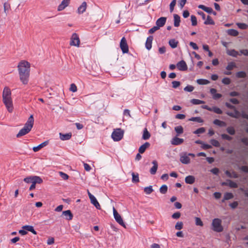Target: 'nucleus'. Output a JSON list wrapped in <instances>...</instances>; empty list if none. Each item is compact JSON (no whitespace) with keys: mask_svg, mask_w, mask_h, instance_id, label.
<instances>
[{"mask_svg":"<svg viewBox=\"0 0 248 248\" xmlns=\"http://www.w3.org/2000/svg\"><path fill=\"white\" fill-rule=\"evenodd\" d=\"M195 181V178L192 175H188L185 178V182L188 184H193Z\"/></svg>","mask_w":248,"mask_h":248,"instance_id":"nucleus-23","label":"nucleus"},{"mask_svg":"<svg viewBox=\"0 0 248 248\" xmlns=\"http://www.w3.org/2000/svg\"><path fill=\"white\" fill-rule=\"evenodd\" d=\"M132 182L133 183H137L139 181L138 174H135L134 172L132 173Z\"/></svg>","mask_w":248,"mask_h":248,"instance_id":"nucleus-39","label":"nucleus"},{"mask_svg":"<svg viewBox=\"0 0 248 248\" xmlns=\"http://www.w3.org/2000/svg\"><path fill=\"white\" fill-rule=\"evenodd\" d=\"M189 121L197 122L198 123H202L203 122V120L201 119V117H192L189 119Z\"/></svg>","mask_w":248,"mask_h":248,"instance_id":"nucleus-40","label":"nucleus"},{"mask_svg":"<svg viewBox=\"0 0 248 248\" xmlns=\"http://www.w3.org/2000/svg\"><path fill=\"white\" fill-rule=\"evenodd\" d=\"M144 191L146 194H150L153 192V189L152 188V186H149L145 187Z\"/></svg>","mask_w":248,"mask_h":248,"instance_id":"nucleus-44","label":"nucleus"},{"mask_svg":"<svg viewBox=\"0 0 248 248\" xmlns=\"http://www.w3.org/2000/svg\"><path fill=\"white\" fill-rule=\"evenodd\" d=\"M152 164H153V166L151 168L150 170V172L152 174H155L158 168V164L156 160H154L152 162Z\"/></svg>","mask_w":248,"mask_h":248,"instance_id":"nucleus-20","label":"nucleus"},{"mask_svg":"<svg viewBox=\"0 0 248 248\" xmlns=\"http://www.w3.org/2000/svg\"><path fill=\"white\" fill-rule=\"evenodd\" d=\"M169 45L172 48H176L178 44V42L176 41L175 39H170L169 42Z\"/></svg>","mask_w":248,"mask_h":248,"instance_id":"nucleus-29","label":"nucleus"},{"mask_svg":"<svg viewBox=\"0 0 248 248\" xmlns=\"http://www.w3.org/2000/svg\"><path fill=\"white\" fill-rule=\"evenodd\" d=\"M194 87L191 85H188L184 88V90L186 92H191L193 91Z\"/></svg>","mask_w":248,"mask_h":248,"instance_id":"nucleus-54","label":"nucleus"},{"mask_svg":"<svg viewBox=\"0 0 248 248\" xmlns=\"http://www.w3.org/2000/svg\"><path fill=\"white\" fill-rule=\"evenodd\" d=\"M211 111H213L214 112L219 114H220L222 113V111L219 108L216 107L212 108Z\"/></svg>","mask_w":248,"mask_h":248,"instance_id":"nucleus-43","label":"nucleus"},{"mask_svg":"<svg viewBox=\"0 0 248 248\" xmlns=\"http://www.w3.org/2000/svg\"><path fill=\"white\" fill-rule=\"evenodd\" d=\"M204 24L205 25H214L215 22L211 18V16H208L207 17L206 19L204 22Z\"/></svg>","mask_w":248,"mask_h":248,"instance_id":"nucleus-30","label":"nucleus"},{"mask_svg":"<svg viewBox=\"0 0 248 248\" xmlns=\"http://www.w3.org/2000/svg\"><path fill=\"white\" fill-rule=\"evenodd\" d=\"M48 141H45L42 142V143H41L40 144H39V145L33 147V149H32L33 151L35 152H38V151L41 150L43 147L46 146L48 144Z\"/></svg>","mask_w":248,"mask_h":248,"instance_id":"nucleus-15","label":"nucleus"},{"mask_svg":"<svg viewBox=\"0 0 248 248\" xmlns=\"http://www.w3.org/2000/svg\"><path fill=\"white\" fill-rule=\"evenodd\" d=\"M22 228H23V229H24V230H26V231L31 232V229L33 228V226H30V225H26V226H23Z\"/></svg>","mask_w":248,"mask_h":248,"instance_id":"nucleus-64","label":"nucleus"},{"mask_svg":"<svg viewBox=\"0 0 248 248\" xmlns=\"http://www.w3.org/2000/svg\"><path fill=\"white\" fill-rule=\"evenodd\" d=\"M167 190L168 186L165 185L162 186L159 189L160 192L163 194L166 193Z\"/></svg>","mask_w":248,"mask_h":248,"instance_id":"nucleus-37","label":"nucleus"},{"mask_svg":"<svg viewBox=\"0 0 248 248\" xmlns=\"http://www.w3.org/2000/svg\"><path fill=\"white\" fill-rule=\"evenodd\" d=\"M43 183V180L40 177H37L33 182L31 183V186L29 187L30 190H32L35 188V186L36 184H42Z\"/></svg>","mask_w":248,"mask_h":248,"instance_id":"nucleus-11","label":"nucleus"},{"mask_svg":"<svg viewBox=\"0 0 248 248\" xmlns=\"http://www.w3.org/2000/svg\"><path fill=\"white\" fill-rule=\"evenodd\" d=\"M72 135L71 133H67L65 134H62L60 133V139L62 140H68L71 138Z\"/></svg>","mask_w":248,"mask_h":248,"instance_id":"nucleus-25","label":"nucleus"},{"mask_svg":"<svg viewBox=\"0 0 248 248\" xmlns=\"http://www.w3.org/2000/svg\"><path fill=\"white\" fill-rule=\"evenodd\" d=\"M191 21L192 22V26H195L197 25V18L195 16H194V15L191 16Z\"/></svg>","mask_w":248,"mask_h":248,"instance_id":"nucleus-46","label":"nucleus"},{"mask_svg":"<svg viewBox=\"0 0 248 248\" xmlns=\"http://www.w3.org/2000/svg\"><path fill=\"white\" fill-rule=\"evenodd\" d=\"M174 130L177 133V135L179 136V135L182 134L184 132L183 128L182 126H177L175 127Z\"/></svg>","mask_w":248,"mask_h":248,"instance_id":"nucleus-31","label":"nucleus"},{"mask_svg":"<svg viewBox=\"0 0 248 248\" xmlns=\"http://www.w3.org/2000/svg\"><path fill=\"white\" fill-rule=\"evenodd\" d=\"M30 67V63L25 60L20 61L17 65L20 80L24 85L27 84L29 81Z\"/></svg>","mask_w":248,"mask_h":248,"instance_id":"nucleus-1","label":"nucleus"},{"mask_svg":"<svg viewBox=\"0 0 248 248\" xmlns=\"http://www.w3.org/2000/svg\"><path fill=\"white\" fill-rule=\"evenodd\" d=\"M62 215H63L65 218L67 220H72L73 217V214H72L70 210H68L62 212Z\"/></svg>","mask_w":248,"mask_h":248,"instance_id":"nucleus-18","label":"nucleus"},{"mask_svg":"<svg viewBox=\"0 0 248 248\" xmlns=\"http://www.w3.org/2000/svg\"><path fill=\"white\" fill-rule=\"evenodd\" d=\"M214 124L220 126H225L226 125V124L225 122L217 119L214 120Z\"/></svg>","mask_w":248,"mask_h":248,"instance_id":"nucleus-34","label":"nucleus"},{"mask_svg":"<svg viewBox=\"0 0 248 248\" xmlns=\"http://www.w3.org/2000/svg\"><path fill=\"white\" fill-rule=\"evenodd\" d=\"M240 112L236 109V108L234 109V112H233V118H238L240 116Z\"/></svg>","mask_w":248,"mask_h":248,"instance_id":"nucleus-61","label":"nucleus"},{"mask_svg":"<svg viewBox=\"0 0 248 248\" xmlns=\"http://www.w3.org/2000/svg\"><path fill=\"white\" fill-rule=\"evenodd\" d=\"M205 131V129L204 127H201L197 129L196 131L194 132V133L195 134H202L204 133Z\"/></svg>","mask_w":248,"mask_h":248,"instance_id":"nucleus-45","label":"nucleus"},{"mask_svg":"<svg viewBox=\"0 0 248 248\" xmlns=\"http://www.w3.org/2000/svg\"><path fill=\"white\" fill-rule=\"evenodd\" d=\"M172 87L173 88H176L180 85V82L177 81H173L172 82Z\"/></svg>","mask_w":248,"mask_h":248,"instance_id":"nucleus-59","label":"nucleus"},{"mask_svg":"<svg viewBox=\"0 0 248 248\" xmlns=\"http://www.w3.org/2000/svg\"><path fill=\"white\" fill-rule=\"evenodd\" d=\"M221 223L222 221L220 219L218 218L214 219L212 222V230L217 232H222L223 227L221 225Z\"/></svg>","mask_w":248,"mask_h":248,"instance_id":"nucleus-4","label":"nucleus"},{"mask_svg":"<svg viewBox=\"0 0 248 248\" xmlns=\"http://www.w3.org/2000/svg\"><path fill=\"white\" fill-rule=\"evenodd\" d=\"M166 21V18L165 17H161L158 18L156 21V25L157 27H163Z\"/></svg>","mask_w":248,"mask_h":248,"instance_id":"nucleus-13","label":"nucleus"},{"mask_svg":"<svg viewBox=\"0 0 248 248\" xmlns=\"http://www.w3.org/2000/svg\"><path fill=\"white\" fill-rule=\"evenodd\" d=\"M184 142L183 139H180L177 137H174L171 140V143L172 145H178L182 144Z\"/></svg>","mask_w":248,"mask_h":248,"instance_id":"nucleus-16","label":"nucleus"},{"mask_svg":"<svg viewBox=\"0 0 248 248\" xmlns=\"http://www.w3.org/2000/svg\"><path fill=\"white\" fill-rule=\"evenodd\" d=\"M180 161L184 164H188L190 162V158L186 153L180 155Z\"/></svg>","mask_w":248,"mask_h":248,"instance_id":"nucleus-9","label":"nucleus"},{"mask_svg":"<svg viewBox=\"0 0 248 248\" xmlns=\"http://www.w3.org/2000/svg\"><path fill=\"white\" fill-rule=\"evenodd\" d=\"M113 216L114 217L115 219V220L121 225L123 226L125 228V225L123 221V220L121 217V216L119 215V214L117 212L116 210L115 209L114 207L113 208Z\"/></svg>","mask_w":248,"mask_h":248,"instance_id":"nucleus-6","label":"nucleus"},{"mask_svg":"<svg viewBox=\"0 0 248 248\" xmlns=\"http://www.w3.org/2000/svg\"><path fill=\"white\" fill-rule=\"evenodd\" d=\"M181 216V214L180 212H176L175 213H174L172 215V217L174 219H178Z\"/></svg>","mask_w":248,"mask_h":248,"instance_id":"nucleus-60","label":"nucleus"},{"mask_svg":"<svg viewBox=\"0 0 248 248\" xmlns=\"http://www.w3.org/2000/svg\"><path fill=\"white\" fill-rule=\"evenodd\" d=\"M237 25L239 28L241 29H246L248 27V25L244 23H237Z\"/></svg>","mask_w":248,"mask_h":248,"instance_id":"nucleus-57","label":"nucleus"},{"mask_svg":"<svg viewBox=\"0 0 248 248\" xmlns=\"http://www.w3.org/2000/svg\"><path fill=\"white\" fill-rule=\"evenodd\" d=\"M227 132L230 135H233L235 134V130L233 127L230 126L227 128Z\"/></svg>","mask_w":248,"mask_h":248,"instance_id":"nucleus-47","label":"nucleus"},{"mask_svg":"<svg viewBox=\"0 0 248 248\" xmlns=\"http://www.w3.org/2000/svg\"><path fill=\"white\" fill-rule=\"evenodd\" d=\"M150 146V144L146 142L144 143L143 144H142L141 146H140L139 149V152L140 154H143L144 153L146 149L149 148Z\"/></svg>","mask_w":248,"mask_h":248,"instance_id":"nucleus-19","label":"nucleus"},{"mask_svg":"<svg viewBox=\"0 0 248 248\" xmlns=\"http://www.w3.org/2000/svg\"><path fill=\"white\" fill-rule=\"evenodd\" d=\"M70 2L62 0L61 4L58 7V11H61L64 10L66 7H67L69 4Z\"/></svg>","mask_w":248,"mask_h":248,"instance_id":"nucleus-17","label":"nucleus"},{"mask_svg":"<svg viewBox=\"0 0 248 248\" xmlns=\"http://www.w3.org/2000/svg\"><path fill=\"white\" fill-rule=\"evenodd\" d=\"M198 8L201 9L208 13H212L213 12L212 8L210 7H207L203 5H199Z\"/></svg>","mask_w":248,"mask_h":248,"instance_id":"nucleus-27","label":"nucleus"},{"mask_svg":"<svg viewBox=\"0 0 248 248\" xmlns=\"http://www.w3.org/2000/svg\"><path fill=\"white\" fill-rule=\"evenodd\" d=\"M124 131L120 128L114 129L111 134V137L114 141L120 140L123 137Z\"/></svg>","mask_w":248,"mask_h":248,"instance_id":"nucleus-5","label":"nucleus"},{"mask_svg":"<svg viewBox=\"0 0 248 248\" xmlns=\"http://www.w3.org/2000/svg\"><path fill=\"white\" fill-rule=\"evenodd\" d=\"M153 40V36H149L146 40V42L145 43V47L148 50H150L151 49L152 46V41Z\"/></svg>","mask_w":248,"mask_h":248,"instance_id":"nucleus-14","label":"nucleus"},{"mask_svg":"<svg viewBox=\"0 0 248 248\" xmlns=\"http://www.w3.org/2000/svg\"><path fill=\"white\" fill-rule=\"evenodd\" d=\"M3 6H4V12L5 13V14L6 15H7L6 12L9 11V10L10 8V4H9L8 3H4Z\"/></svg>","mask_w":248,"mask_h":248,"instance_id":"nucleus-56","label":"nucleus"},{"mask_svg":"<svg viewBox=\"0 0 248 248\" xmlns=\"http://www.w3.org/2000/svg\"><path fill=\"white\" fill-rule=\"evenodd\" d=\"M2 101L7 110L9 112H12L13 110V104L11 97V92L10 89L7 87H5L3 89Z\"/></svg>","mask_w":248,"mask_h":248,"instance_id":"nucleus-2","label":"nucleus"},{"mask_svg":"<svg viewBox=\"0 0 248 248\" xmlns=\"http://www.w3.org/2000/svg\"><path fill=\"white\" fill-rule=\"evenodd\" d=\"M174 26L175 27H178L180 25V17L177 14H174Z\"/></svg>","mask_w":248,"mask_h":248,"instance_id":"nucleus-26","label":"nucleus"},{"mask_svg":"<svg viewBox=\"0 0 248 248\" xmlns=\"http://www.w3.org/2000/svg\"><path fill=\"white\" fill-rule=\"evenodd\" d=\"M189 45L195 50H198L199 48L197 44L194 42H190Z\"/></svg>","mask_w":248,"mask_h":248,"instance_id":"nucleus-62","label":"nucleus"},{"mask_svg":"<svg viewBox=\"0 0 248 248\" xmlns=\"http://www.w3.org/2000/svg\"><path fill=\"white\" fill-rule=\"evenodd\" d=\"M209 81L205 79H199L197 80V83L199 85H206L209 83Z\"/></svg>","mask_w":248,"mask_h":248,"instance_id":"nucleus-33","label":"nucleus"},{"mask_svg":"<svg viewBox=\"0 0 248 248\" xmlns=\"http://www.w3.org/2000/svg\"><path fill=\"white\" fill-rule=\"evenodd\" d=\"M38 177V176H30L25 178L23 181L27 184L32 183Z\"/></svg>","mask_w":248,"mask_h":248,"instance_id":"nucleus-21","label":"nucleus"},{"mask_svg":"<svg viewBox=\"0 0 248 248\" xmlns=\"http://www.w3.org/2000/svg\"><path fill=\"white\" fill-rule=\"evenodd\" d=\"M158 29H159L158 27H157L156 26H154L149 30V33H151V34L153 33L154 32H155V31H156Z\"/></svg>","mask_w":248,"mask_h":248,"instance_id":"nucleus-58","label":"nucleus"},{"mask_svg":"<svg viewBox=\"0 0 248 248\" xmlns=\"http://www.w3.org/2000/svg\"><path fill=\"white\" fill-rule=\"evenodd\" d=\"M178 69L180 71L186 70L187 68V65L184 61H181L177 64Z\"/></svg>","mask_w":248,"mask_h":248,"instance_id":"nucleus-12","label":"nucleus"},{"mask_svg":"<svg viewBox=\"0 0 248 248\" xmlns=\"http://www.w3.org/2000/svg\"><path fill=\"white\" fill-rule=\"evenodd\" d=\"M69 90L70 91H71L73 93H75V92H77V87L75 84L72 83L70 85V87Z\"/></svg>","mask_w":248,"mask_h":248,"instance_id":"nucleus-53","label":"nucleus"},{"mask_svg":"<svg viewBox=\"0 0 248 248\" xmlns=\"http://www.w3.org/2000/svg\"><path fill=\"white\" fill-rule=\"evenodd\" d=\"M87 4L85 1H83L82 2L81 5L78 7L77 9V13L79 15L82 14L84 13L87 9Z\"/></svg>","mask_w":248,"mask_h":248,"instance_id":"nucleus-10","label":"nucleus"},{"mask_svg":"<svg viewBox=\"0 0 248 248\" xmlns=\"http://www.w3.org/2000/svg\"><path fill=\"white\" fill-rule=\"evenodd\" d=\"M202 147L203 149H208L211 148L212 146L209 144H205L203 142L202 144Z\"/></svg>","mask_w":248,"mask_h":248,"instance_id":"nucleus-63","label":"nucleus"},{"mask_svg":"<svg viewBox=\"0 0 248 248\" xmlns=\"http://www.w3.org/2000/svg\"><path fill=\"white\" fill-rule=\"evenodd\" d=\"M91 202L97 209H101V207L100 205V204L97 201L95 197H93V199H91L90 200Z\"/></svg>","mask_w":248,"mask_h":248,"instance_id":"nucleus-28","label":"nucleus"},{"mask_svg":"<svg viewBox=\"0 0 248 248\" xmlns=\"http://www.w3.org/2000/svg\"><path fill=\"white\" fill-rule=\"evenodd\" d=\"M233 196L231 193H226L224 194V200H228L233 198Z\"/></svg>","mask_w":248,"mask_h":248,"instance_id":"nucleus-42","label":"nucleus"},{"mask_svg":"<svg viewBox=\"0 0 248 248\" xmlns=\"http://www.w3.org/2000/svg\"><path fill=\"white\" fill-rule=\"evenodd\" d=\"M210 142L213 146L215 147H218L220 145L219 142L216 140H211Z\"/></svg>","mask_w":248,"mask_h":248,"instance_id":"nucleus-50","label":"nucleus"},{"mask_svg":"<svg viewBox=\"0 0 248 248\" xmlns=\"http://www.w3.org/2000/svg\"><path fill=\"white\" fill-rule=\"evenodd\" d=\"M235 67V64L234 62H230L226 67V69L228 70H232Z\"/></svg>","mask_w":248,"mask_h":248,"instance_id":"nucleus-52","label":"nucleus"},{"mask_svg":"<svg viewBox=\"0 0 248 248\" xmlns=\"http://www.w3.org/2000/svg\"><path fill=\"white\" fill-rule=\"evenodd\" d=\"M120 47L123 53H127L128 52V46L125 37L122 38L120 44Z\"/></svg>","mask_w":248,"mask_h":248,"instance_id":"nucleus-8","label":"nucleus"},{"mask_svg":"<svg viewBox=\"0 0 248 248\" xmlns=\"http://www.w3.org/2000/svg\"><path fill=\"white\" fill-rule=\"evenodd\" d=\"M80 44V40L78 35L74 33L72 35L71 37V40L70 42V45L71 46H79Z\"/></svg>","mask_w":248,"mask_h":248,"instance_id":"nucleus-7","label":"nucleus"},{"mask_svg":"<svg viewBox=\"0 0 248 248\" xmlns=\"http://www.w3.org/2000/svg\"><path fill=\"white\" fill-rule=\"evenodd\" d=\"M222 82L223 84L225 85H229L231 83V80L228 78H223Z\"/></svg>","mask_w":248,"mask_h":248,"instance_id":"nucleus-55","label":"nucleus"},{"mask_svg":"<svg viewBox=\"0 0 248 248\" xmlns=\"http://www.w3.org/2000/svg\"><path fill=\"white\" fill-rule=\"evenodd\" d=\"M183 227V223L181 221L177 222L175 225V229L177 230H181Z\"/></svg>","mask_w":248,"mask_h":248,"instance_id":"nucleus-38","label":"nucleus"},{"mask_svg":"<svg viewBox=\"0 0 248 248\" xmlns=\"http://www.w3.org/2000/svg\"><path fill=\"white\" fill-rule=\"evenodd\" d=\"M191 102L194 105H199L204 104L205 102L203 101L197 99H193L191 100Z\"/></svg>","mask_w":248,"mask_h":248,"instance_id":"nucleus-36","label":"nucleus"},{"mask_svg":"<svg viewBox=\"0 0 248 248\" xmlns=\"http://www.w3.org/2000/svg\"><path fill=\"white\" fill-rule=\"evenodd\" d=\"M176 0H173L170 3V12H172L173 11L174 6H175V4H176Z\"/></svg>","mask_w":248,"mask_h":248,"instance_id":"nucleus-49","label":"nucleus"},{"mask_svg":"<svg viewBox=\"0 0 248 248\" xmlns=\"http://www.w3.org/2000/svg\"><path fill=\"white\" fill-rule=\"evenodd\" d=\"M236 76L238 78H244L246 77V73L243 71L238 72L236 74Z\"/></svg>","mask_w":248,"mask_h":248,"instance_id":"nucleus-41","label":"nucleus"},{"mask_svg":"<svg viewBox=\"0 0 248 248\" xmlns=\"http://www.w3.org/2000/svg\"><path fill=\"white\" fill-rule=\"evenodd\" d=\"M59 173L60 175L61 176V177L64 180H67L69 178V176L67 174L62 171H60Z\"/></svg>","mask_w":248,"mask_h":248,"instance_id":"nucleus-51","label":"nucleus"},{"mask_svg":"<svg viewBox=\"0 0 248 248\" xmlns=\"http://www.w3.org/2000/svg\"><path fill=\"white\" fill-rule=\"evenodd\" d=\"M195 223L196 225L200 226H202L203 225L201 218L198 217H195Z\"/></svg>","mask_w":248,"mask_h":248,"instance_id":"nucleus-48","label":"nucleus"},{"mask_svg":"<svg viewBox=\"0 0 248 248\" xmlns=\"http://www.w3.org/2000/svg\"><path fill=\"white\" fill-rule=\"evenodd\" d=\"M227 53L229 55L233 57H236L238 54V52L235 51L234 49L228 50L227 51Z\"/></svg>","mask_w":248,"mask_h":248,"instance_id":"nucleus-32","label":"nucleus"},{"mask_svg":"<svg viewBox=\"0 0 248 248\" xmlns=\"http://www.w3.org/2000/svg\"><path fill=\"white\" fill-rule=\"evenodd\" d=\"M222 185L228 186L232 188H236L238 186L237 184L236 183L230 180H228L226 182L223 183Z\"/></svg>","mask_w":248,"mask_h":248,"instance_id":"nucleus-22","label":"nucleus"},{"mask_svg":"<svg viewBox=\"0 0 248 248\" xmlns=\"http://www.w3.org/2000/svg\"><path fill=\"white\" fill-rule=\"evenodd\" d=\"M34 124V118L33 115H31L28 118L27 122L22 128L16 135L17 138L20 137L28 134Z\"/></svg>","mask_w":248,"mask_h":248,"instance_id":"nucleus-3","label":"nucleus"},{"mask_svg":"<svg viewBox=\"0 0 248 248\" xmlns=\"http://www.w3.org/2000/svg\"><path fill=\"white\" fill-rule=\"evenodd\" d=\"M228 33L232 36H236L238 34V32L234 29H230L228 30Z\"/></svg>","mask_w":248,"mask_h":248,"instance_id":"nucleus-35","label":"nucleus"},{"mask_svg":"<svg viewBox=\"0 0 248 248\" xmlns=\"http://www.w3.org/2000/svg\"><path fill=\"white\" fill-rule=\"evenodd\" d=\"M151 137V134L146 128H145L143 131L142 139L144 140H147Z\"/></svg>","mask_w":248,"mask_h":248,"instance_id":"nucleus-24","label":"nucleus"}]
</instances>
